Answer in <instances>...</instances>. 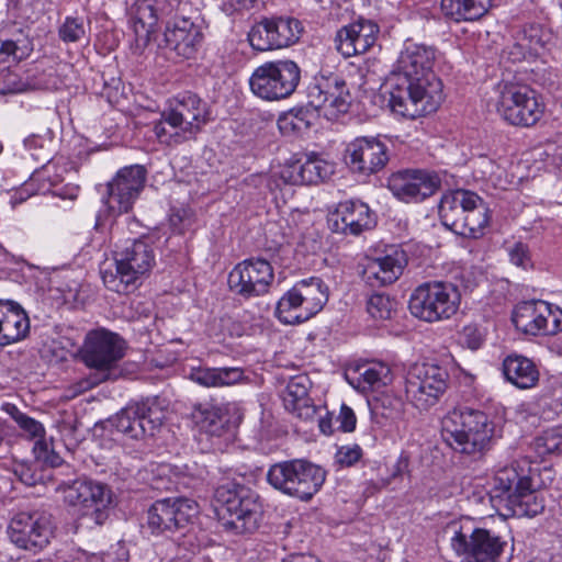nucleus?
I'll list each match as a JSON object with an SVG mask.
<instances>
[{"label": "nucleus", "instance_id": "obj_1", "mask_svg": "<svg viewBox=\"0 0 562 562\" xmlns=\"http://www.w3.org/2000/svg\"><path fill=\"white\" fill-rule=\"evenodd\" d=\"M538 469H518L513 464L496 470L490 482L488 495L493 506L510 510L516 516H536L543 510L542 501L533 495L540 487Z\"/></svg>", "mask_w": 562, "mask_h": 562}, {"label": "nucleus", "instance_id": "obj_2", "mask_svg": "<svg viewBox=\"0 0 562 562\" xmlns=\"http://www.w3.org/2000/svg\"><path fill=\"white\" fill-rule=\"evenodd\" d=\"M493 436L494 424L482 411L453 409L441 420L442 440L463 454H482L490 449Z\"/></svg>", "mask_w": 562, "mask_h": 562}, {"label": "nucleus", "instance_id": "obj_3", "mask_svg": "<svg viewBox=\"0 0 562 562\" xmlns=\"http://www.w3.org/2000/svg\"><path fill=\"white\" fill-rule=\"evenodd\" d=\"M207 120L206 103L199 95L184 92L169 101L153 131L159 143L179 144L195 136Z\"/></svg>", "mask_w": 562, "mask_h": 562}, {"label": "nucleus", "instance_id": "obj_4", "mask_svg": "<svg viewBox=\"0 0 562 562\" xmlns=\"http://www.w3.org/2000/svg\"><path fill=\"white\" fill-rule=\"evenodd\" d=\"M156 263L154 248L144 239L126 240L114 252V266L101 269V278L108 290L120 294L133 292L140 279Z\"/></svg>", "mask_w": 562, "mask_h": 562}, {"label": "nucleus", "instance_id": "obj_5", "mask_svg": "<svg viewBox=\"0 0 562 562\" xmlns=\"http://www.w3.org/2000/svg\"><path fill=\"white\" fill-rule=\"evenodd\" d=\"M450 547L462 562H509L508 543L492 530L467 519L448 526Z\"/></svg>", "mask_w": 562, "mask_h": 562}, {"label": "nucleus", "instance_id": "obj_6", "mask_svg": "<svg viewBox=\"0 0 562 562\" xmlns=\"http://www.w3.org/2000/svg\"><path fill=\"white\" fill-rule=\"evenodd\" d=\"M490 103L506 123L517 127L536 125L544 113V104L537 91L518 82H498Z\"/></svg>", "mask_w": 562, "mask_h": 562}, {"label": "nucleus", "instance_id": "obj_7", "mask_svg": "<svg viewBox=\"0 0 562 562\" xmlns=\"http://www.w3.org/2000/svg\"><path fill=\"white\" fill-rule=\"evenodd\" d=\"M443 100L442 82L430 87L413 82L405 77L389 78V108L397 116L417 119L435 112Z\"/></svg>", "mask_w": 562, "mask_h": 562}, {"label": "nucleus", "instance_id": "obj_8", "mask_svg": "<svg viewBox=\"0 0 562 562\" xmlns=\"http://www.w3.org/2000/svg\"><path fill=\"white\" fill-rule=\"evenodd\" d=\"M325 480V470L303 459L277 462L267 472V481L274 490L300 501H310Z\"/></svg>", "mask_w": 562, "mask_h": 562}, {"label": "nucleus", "instance_id": "obj_9", "mask_svg": "<svg viewBox=\"0 0 562 562\" xmlns=\"http://www.w3.org/2000/svg\"><path fill=\"white\" fill-rule=\"evenodd\" d=\"M214 501L221 510L228 514L224 524L236 533L251 532L258 527L261 516L259 495L235 481L225 480L214 491Z\"/></svg>", "mask_w": 562, "mask_h": 562}, {"label": "nucleus", "instance_id": "obj_10", "mask_svg": "<svg viewBox=\"0 0 562 562\" xmlns=\"http://www.w3.org/2000/svg\"><path fill=\"white\" fill-rule=\"evenodd\" d=\"M460 302L461 294L454 284L432 281L413 291L408 308L414 317L426 323H437L451 318L458 312Z\"/></svg>", "mask_w": 562, "mask_h": 562}, {"label": "nucleus", "instance_id": "obj_11", "mask_svg": "<svg viewBox=\"0 0 562 562\" xmlns=\"http://www.w3.org/2000/svg\"><path fill=\"white\" fill-rule=\"evenodd\" d=\"M328 301V289L319 278L296 282L279 300L276 315L283 324H301L319 313Z\"/></svg>", "mask_w": 562, "mask_h": 562}, {"label": "nucleus", "instance_id": "obj_12", "mask_svg": "<svg viewBox=\"0 0 562 562\" xmlns=\"http://www.w3.org/2000/svg\"><path fill=\"white\" fill-rule=\"evenodd\" d=\"M301 80L299 65L290 59L266 61L249 78L251 92L265 101H280L294 93Z\"/></svg>", "mask_w": 562, "mask_h": 562}, {"label": "nucleus", "instance_id": "obj_13", "mask_svg": "<svg viewBox=\"0 0 562 562\" xmlns=\"http://www.w3.org/2000/svg\"><path fill=\"white\" fill-rule=\"evenodd\" d=\"M58 490L63 492L64 501L77 508L78 519L82 526L93 528L103 525L108 519L109 498L102 484L80 477L60 485Z\"/></svg>", "mask_w": 562, "mask_h": 562}, {"label": "nucleus", "instance_id": "obj_14", "mask_svg": "<svg viewBox=\"0 0 562 562\" xmlns=\"http://www.w3.org/2000/svg\"><path fill=\"white\" fill-rule=\"evenodd\" d=\"M448 371L435 363H415L405 378L407 401L419 411L436 405L448 389Z\"/></svg>", "mask_w": 562, "mask_h": 562}, {"label": "nucleus", "instance_id": "obj_15", "mask_svg": "<svg viewBox=\"0 0 562 562\" xmlns=\"http://www.w3.org/2000/svg\"><path fill=\"white\" fill-rule=\"evenodd\" d=\"M165 412L156 397L126 406L112 419V426L131 439L153 437L161 427Z\"/></svg>", "mask_w": 562, "mask_h": 562}, {"label": "nucleus", "instance_id": "obj_16", "mask_svg": "<svg viewBox=\"0 0 562 562\" xmlns=\"http://www.w3.org/2000/svg\"><path fill=\"white\" fill-rule=\"evenodd\" d=\"M302 31V23L295 18H263L248 32V42L259 52L279 49L295 44Z\"/></svg>", "mask_w": 562, "mask_h": 562}, {"label": "nucleus", "instance_id": "obj_17", "mask_svg": "<svg viewBox=\"0 0 562 562\" xmlns=\"http://www.w3.org/2000/svg\"><path fill=\"white\" fill-rule=\"evenodd\" d=\"M125 341L115 333L100 328L87 334L81 350L83 362L111 379L110 371L124 357Z\"/></svg>", "mask_w": 562, "mask_h": 562}, {"label": "nucleus", "instance_id": "obj_18", "mask_svg": "<svg viewBox=\"0 0 562 562\" xmlns=\"http://www.w3.org/2000/svg\"><path fill=\"white\" fill-rule=\"evenodd\" d=\"M437 49L434 46L406 41L400 53L392 76L405 77L413 82L430 87L435 81H441L432 71Z\"/></svg>", "mask_w": 562, "mask_h": 562}, {"label": "nucleus", "instance_id": "obj_19", "mask_svg": "<svg viewBox=\"0 0 562 562\" xmlns=\"http://www.w3.org/2000/svg\"><path fill=\"white\" fill-rule=\"evenodd\" d=\"M146 176V169L139 165L121 168L106 184L109 210L116 214L130 212L145 187Z\"/></svg>", "mask_w": 562, "mask_h": 562}, {"label": "nucleus", "instance_id": "obj_20", "mask_svg": "<svg viewBox=\"0 0 562 562\" xmlns=\"http://www.w3.org/2000/svg\"><path fill=\"white\" fill-rule=\"evenodd\" d=\"M440 186L438 175L424 169H404L387 178V189L406 203L424 201L434 195Z\"/></svg>", "mask_w": 562, "mask_h": 562}, {"label": "nucleus", "instance_id": "obj_21", "mask_svg": "<svg viewBox=\"0 0 562 562\" xmlns=\"http://www.w3.org/2000/svg\"><path fill=\"white\" fill-rule=\"evenodd\" d=\"M273 278V269L267 260L247 259L229 272L228 285L236 294L249 299L266 294Z\"/></svg>", "mask_w": 562, "mask_h": 562}, {"label": "nucleus", "instance_id": "obj_22", "mask_svg": "<svg viewBox=\"0 0 562 562\" xmlns=\"http://www.w3.org/2000/svg\"><path fill=\"white\" fill-rule=\"evenodd\" d=\"M196 502L189 498H164L151 505L147 524L153 532L176 531L184 528L198 515Z\"/></svg>", "mask_w": 562, "mask_h": 562}, {"label": "nucleus", "instance_id": "obj_23", "mask_svg": "<svg viewBox=\"0 0 562 562\" xmlns=\"http://www.w3.org/2000/svg\"><path fill=\"white\" fill-rule=\"evenodd\" d=\"M307 103L325 116L335 117L348 111L350 93L339 77L322 78L308 86Z\"/></svg>", "mask_w": 562, "mask_h": 562}, {"label": "nucleus", "instance_id": "obj_24", "mask_svg": "<svg viewBox=\"0 0 562 562\" xmlns=\"http://www.w3.org/2000/svg\"><path fill=\"white\" fill-rule=\"evenodd\" d=\"M375 214L368 204L358 201H345L338 204L328 218V226L334 233L358 236L375 226Z\"/></svg>", "mask_w": 562, "mask_h": 562}, {"label": "nucleus", "instance_id": "obj_25", "mask_svg": "<svg viewBox=\"0 0 562 562\" xmlns=\"http://www.w3.org/2000/svg\"><path fill=\"white\" fill-rule=\"evenodd\" d=\"M346 151L348 166L362 175L378 172L389 161L386 145L375 137H357L348 144Z\"/></svg>", "mask_w": 562, "mask_h": 562}, {"label": "nucleus", "instance_id": "obj_26", "mask_svg": "<svg viewBox=\"0 0 562 562\" xmlns=\"http://www.w3.org/2000/svg\"><path fill=\"white\" fill-rule=\"evenodd\" d=\"M193 417L205 432L221 437L240 424L243 413L237 403L199 404L194 407Z\"/></svg>", "mask_w": 562, "mask_h": 562}, {"label": "nucleus", "instance_id": "obj_27", "mask_svg": "<svg viewBox=\"0 0 562 562\" xmlns=\"http://www.w3.org/2000/svg\"><path fill=\"white\" fill-rule=\"evenodd\" d=\"M166 46L183 58H192L198 53L203 33L201 25L191 18H175L164 33Z\"/></svg>", "mask_w": 562, "mask_h": 562}, {"label": "nucleus", "instance_id": "obj_28", "mask_svg": "<svg viewBox=\"0 0 562 562\" xmlns=\"http://www.w3.org/2000/svg\"><path fill=\"white\" fill-rule=\"evenodd\" d=\"M379 31L374 22L360 19L337 32L336 48L345 57L364 54L375 44Z\"/></svg>", "mask_w": 562, "mask_h": 562}, {"label": "nucleus", "instance_id": "obj_29", "mask_svg": "<svg viewBox=\"0 0 562 562\" xmlns=\"http://www.w3.org/2000/svg\"><path fill=\"white\" fill-rule=\"evenodd\" d=\"M405 263L404 252L392 248L386 255L368 260L363 279L372 288L392 284L402 274Z\"/></svg>", "mask_w": 562, "mask_h": 562}, {"label": "nucleus", "instance_id": "obj_30", "mask_svg": "<svg viewBox=\"0 0 562 562\" xmlns=\"http://www.w3.org/2000/svg\"><path fill=\"white\" fill-rule=\"evenodd\" d=\"M479 202V195L467 190H456L442 195L439 203V216L442 224L456 234L463 228L462 222L470 207Z\"/></svg>", "mask_w": 562, "mask_h": 562}, {"label": "nucleus", "instance_id": "obj_31", "mask_svg": "<svg viewBox=\"0 0 562 562\" xmlns=\"http://www.w3.org/2000/svg\"><path fill=\"white\" fill-rule=\"evenodd\" d=\"M479 202V195L467 190H456L442 195L439 203V216L442 224L456 234L463 228L462 222L470 207Z\"/></svg>", "mask_w": 562, "mask_h": 562}, {"label": "nucleus", "instance_id": "obj_32", "mask_svg": "<svg viewBox=\"0 0 562 562\" xmlns=\"http://www.w3.org/2000/svg\"><path fill=\"white\" fill-rule=\"evenodd\" d=\"M30 321L22 307L13 301L0 300V346H7L25 337Z\"/></svg>", "mask_w": 562, "mask_h": 562}, {"label": "nucleus", "instance_id": "obj_33", "mask_svg": "<svg viewBox=\"0 0 562 562\" xmlns=\"http://www.w3.org/2000/svg\"><path fill=\"white\" fill-rule=\"evenodd\" d=\"M79 187L72 183L63 184L61 169L54 162H48L37 170V194H50L63 201H75L79 194Z\"/></svg>", "mask_w": 562, "mask_h": 562}, {"label": "nucleus", "instance_id": "obj_34", "mask_svg": "<svg viewBox=\"0 0 562 562\" xmlns=\"http://www.w3.org/2000/svg\"><path fill=\"white\" fill-rule=\"evenodd\" d=\"M546 316L550 315V303L542 300L525 301L519 303L513 313L515 327L525 334H541V325Z\"/></svg>", "mask_w": 562, "mask_h": 562}, {"label": "nucleus", "instance_id": "obj_35", "mask_svg": "<svg viewBox=\"0 0 562 562\" xmlns=\"http://www.w3.org/2000/svg\"><path fill=\"white\" fill-rule=\"evenodd\" d=\"M505 379L518 389L527 390L537 385L539 371L536 364L520 355H509L503 361Z\"/></svg>", "mask_w": 562, "mask_h": 562}, {"label": "nucleus", "instance_id": "obj_36", "mask_svg": "<svg viewBox=\"0 0 562 562\" xmlns=\"http://www.w3.org/2000/svg\"><path fill=\"white\" fill-rule=\"evenodd\" d=\"M492 7V0H441L442 14L450 21L473 22L483 18Z\"/></svg>", "mask_w": 562, "mask_h": 562}, {"label": "nucleus", "instance_id": "obj_37", "mask_svg": "<svg viewBox=\"0 0 562 562\" xmlns=\"http://www.w3.org/2000/svg\"><path fill=\"white\" fill-rule=\"evenodd\" d=\"M352 374L350 384L362 392L379 389L391 382L390 367L380 361L357 366Z\"/></svg>", "mask_w": 562, "mask_h": 562}, {"label": "nucleus", "instance_id": "obj_38", "mask_svg": "<svg viewBox=\"0 0 562 562\" xmlns=\"http://www.w3.org/2000/svg\"><path fill=\"white\" fill-rule=\"evenodd\" d=\"M191 379L205 387L232 386L243 382L246 376L239 367L199 368L191 372Z\"/></svg>", "mask_w": 562, "mask_h": 562}, {"label": "nucleus", "instance_id": "obj_39", "mask_svg": "<svg viewBox=\"0 0 562 562\" xmlns=\"http://www.w3.org/2000/svg\"><path fill=\"white\" fill-rule=\"evenodd\" d=\"M158 22L157 11L151 0H138L132 11V24L136 37L148 42Z\"/></svg>", "mask_w": 562, "mask_h": 562}, {"label": "nucleus", "instance_id": "obj_40", "mask_svg": "<svg viewBox=\"0 0 562 562\" xmlns=\"http://www.w3.org/2000/svg\"><path fill=\"white\" fill-rule=\"evenodd\" d=\"M490 221L487 207L484 205L482 199L479 196V202L475 206L470 207L467 216L464 217L462 225L463 228L458 229V235L479 238L483 236L484 229L486 228Z\"/></svg>", "mask_w": 562, "mask_h": 562}, {"label": "nucleus", "instance_id": "obj_41", "mask_svg": "<svg viewBox=\"0 0 562 562\" xmlns=\"http://www.w3.org/2000/svg\"><path fill=\"white\" fill-rule=\"evenodd\" d=\"M35 533V520L30 515L20 514L9 525L10 540L21 549H30L35 546L33 535Z\"/></svg>", "mask_w": 562, "mask_h": 562}, {"label": "nucleus", "instance_id": "obj_42", "mask_svg": "<svg viewBox=\"0 0 562 562\" xmlns=\"http://www.w3.org/2000/svg\"><path fill=\"white\" fill-rule=\"evenodd\" d=\"M551 41V34L539 24L526 25L517 35V45L530 54H539Z\"/></svg>", "mask_w": 562, "mask_h": 562}, {"label": "nucleus", "instance_id": "obj_43", "mask_svg": "<svg viewBox=\"0 0 562 562\" xmlns=\"http://www.w3.org/2000/svg\"><path fill=\"white\" fill-rule=\"evenodd\" d=\"M305 184H316L327 179L333 172V166L317 155H308L302 160Z\"/></svg>", "mask_w": 562, "mask_h": 562}, {"label": "nucleus", "instance_id": "obj_44", "mask_svg": "<svg viewBox=\"0 0 562 562\" xmlns=\"http://www.w3.org/2000/svg\"><path fill=\"white\" fill-rule=\"evenodd\" d=\"M42 66V78L37 81V87L41 86L43 89L54 90L58 89L63 85L60 72L67 68V64H61L58 57H43L41 59Z\"/></svg>", "mask_w": 562, "mask_h": 562}, {"label": "nucleus", "instance_id": "obj_45", "mask_svg": "<svg viewBox=\"0 0 562 562\" xmlns=\"http://www.w3.org/2000/svg\"><path fill=\"white\" fill-rule=\"evenodd\" d=\"M536 453L544 458L548 454H562V428H551L538 436L533 443Z\"/></svg>", "mask_w": 562, "mask_h": 562}, {"label": "nucleus", "instance_id": "obj_46", "mask_svg": "<svg viewBox=\"0 0 562 562\" xmlns=\"http://www.w3.org/2000/svg\"><path fill=\"white\" fill-rule=\"evenodd\" d=\"M47 291L49 297L58 304L76 301L78 297V284L76 282L64 283L59 273L54 272L48 278Z\"/></svg>", "mask_w": 562, "mask_h": 562}, {"label": "nucleus", "instance_id": "obj_47", "mask_svg": "<svg viewBox=\"0 0 562 562\" xmlns=\"http://www.w3.org/2000/svg\"><path fill=\"white\" fill-rule=\"evenodd\" d=\"M307 385L308 379L303 375L295 376L289 381L283 396L286 409L310 400Z\"/></svg>", "mask_w": 562, "mask_h": 562}, {"label": "nucleus", "instance_id": "obj_48", "mask_svg": "<svg viewBox=\"0 0 562 562\" xmlns=\"http://www.w3.org/2000/svg\"><path fill=\"white\" fill-rule=\"evenodd\" d=\"M371 409L375 416H381L386 420H395L403 413V402L400 398L385 395L375 400Z\"/></svg>", "mask_w": 562, "mask_h": 562}, {"label": "nucleus", "instance_id": "obj_49", "mask_svg": "<svg viewBox=\"0 0 562 562\" xmlns=\"http://www.w3.org/2000/svg\"><path fill=\"white\" fill-rule=\"evenodd\" d=\"M395 302L384 294H373L368 300L367 311L374 319L385 321L392 317Z\"/></svg>", "mask_w": 562, "mask_h": 562}, {"label": "nucleus", "instance_id": "obj_50", "mask_svg": "<svg viewBox=\"0 0 562 562\" xmlns=\"http://www.w3.org/2000/svg\"><path fill=\"white\" fill-rule=\"evenodd\" d=\"M181 474V469L177 465L161 463L156 469L157 483L155 487L164 490L177 488L179 484L183 483Z\"/></svg>", "mask_w": 562, "mask_h": 562}, {"label": "nucleus", "instance_id": "obj_51", "mask_svg": "<svg viewBox=\"0 0 562 562\" xmlns=\"http://www.w3.org/2000/svg\"><path fill=\"white\" fill-rule=\"evenodd\" d=\"M305 115L306 113L302 110L283 114L278 120L279 130L283 134L306 131L310 127V122L306 120Z\"/></svg>", "mask_w": 562, "mask_h": 562}, {"label": "nucleus", "instance_id": "obj_52", "mask_svg": "<svg viewBox=\"0 0 562 562\" xmlns=\"http://www.w3.org/2000/svg\"><path fill=\"white\" fill-rule=\"evenodd\" d=\"M59 35L65 42H77L85 35V26L75 18H67L59 29Z\"/></svg>", "mask_w": 562, "mask_h": 562}, {"label": "nucleus", "instance_id": "obj_53", "mask_svg": "<svg viewBox=\"0 0 562 562\" xmlns=\"http://www.w3.org/2000/svg\"><path fill=\"white\" fill-rule=\"evenodd\" d=\"M280 177L285 183L289 184H305L302 159H297L285 164L281 169Z\"/></svg>", "mask_w": 562, "mask_h": 562}, {"label": "nucleus", "instance_id": "obj_54", "mask_svg": "<svg viewBox=\"0 0 562 562\" xmlns=\"http://www.w3.org/2000/svg\"><path fill=\"white\" fill-rule=\"evenodd\" d=\"M280 177L285 183L289 184H305L302 159H297L285 164L281 169Z\"/></svg>", "mask_w": 562, "mask_h": 562}, {"label": "nucleus", "instance_id": "obj_55", "mask_svg": "<svg viewBox=\"0 0 562 562\" xmlns=\"http://www.w3.org/2000/svg\"><path fill=\"white\" fill-rule=\"evenodd\" d=\"M362 457V449L358 445H346L340 447L336 453V461L344 467L356 464Z\"/></svg>", "mask_w": 562, "mask_h": 562}, {"label": "nucleus", "instance_id": "obj_56", "mask_svg": "<svg viewBox=\"0 0 562 562\" xmlns=\"http://www.w3.org/2000/svg\"><path fill=\"white\" fill-rule=\"evenodd\" d=\"M550 315L546 316V319L541 325V334L544 335H555L562 330V310L553 304H550Z\"/></svg>", "mask_w": 562, "mask_h": 562}, {"label": "nucleus", "instance_id": "obj_57", "mask_svg": "<svg viewBox=\"0 0 562 562\" xmlns=\"http://www.w3.org/2000/svg\"><path fill=\"white\" fill-rule=\"evenodd\" d=\"M509 261L522 269L531 267V258L528 247L522 243H516L508 250Z\"/></svg>", "mask_w": 562, "mask_h": 562}, {"label": "nucleus", "instance_id": "obj_58", "mask_svg": "<svg viewBox=\"0 0 562 562\" xmlns=\"http://www.w3.org/2000/svg\"><path fill=\"white\" fill-rule=\"evenodd\" d=\"M54 521L52 515L42 514L37 519V547L49 542L54 536Z\"/></svg>", "mask_w": 562, "mask_h": 562}, {"label": "nucleus", "instance_id": "obj_59", "mask_svg": "<svg viewBox=\"0 0 562 562\" xmlns=\"http://www.w3.org/2000/svg\"><path fill=\"white\" fill-rule=\"evenodd\" d=\"M44 427L37 422V461L44 460L45 463L50 467H57L60 464V458L57 454H47V446L43 440Z\"/></svg>", "mask_w": 562, "mask_h": 562}, {"label": "nucleus", "instance_id": "obj_60", "mask_svg": "<svg viewBox=\"0 0 562 562\" xmlns=\"http://www.w3.org/2000/svg\"><path fill=\"white\" fill-rule=\"evenodd\" d=\"M338 423V429L344 432H351L356 429L357 417L351 407L346 404H341L339 414L336 417Z\"/></svg>", "mask_w": 562, "mask_h": 562}, {"label": "nucleus", "instance_id": "obj_61", "mask_svg": "<svg viewBox=\"0 0 562 562\" xmlns=\"http://www.w3.org/2000/svg\"><path fill=\"white\" fill-rule=\"evenodd\" d=\"M463 342L472 350H476L483 342V335L476 325L470 324L463 327L461 331Z\"/></svg>", "mask_w": 562, "mask_h": 562}, {"label": "nucleus", "instance_id": "obj_62", "mask_svg": "<svg viewBox=\"0 0 562 562\" xmlns=\"http://www.w3.org/2000/svg\"><path fill=\"white\" fill-rule=\"evenodd\" d=\"M288 411H291L294 413L299 418L304 420H314L317 418L318 414L322 412L321 407H316L311 403V400H307L306 402L299 403L290 408Z\"/></svg>", "mask_w": 562, "mask_h": 562}, {"label": "nucleus", "instance_id": "obj_63", "mask_svg": "<svg viewBox=\"0 0 562 562\" xmlns=\"http://www.w3.org/2000/svg\"><path fill=\"white\" fill-rule=\"evenodd\" d=\"M14 419L16 420V423L23 428L25 429L26 431L30 432V435L32 437L35 436V420L25 416L24 414L22 413H18L15 416H14Z\"/></svg>", "mask_w": 562, "mask_h": 562}, {"label": "nucleus", "instance_id": "obj_64", "mask_svg": "<svg viewBox=\"0 0 562 562\" xmlns=\"http://www.w3.org/2000/svg\"><path fill=\"white\" fill-rule=\"evenodd\" d=\"M317 424L321 432L324 435H331L333 434V425H331V417L329 416V413H326L325 416H322L321 413L318 414Z\"/></svg>", "mask_w": 562, "mask_h": 562}]
</instances>
